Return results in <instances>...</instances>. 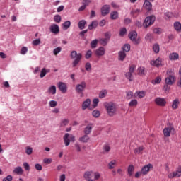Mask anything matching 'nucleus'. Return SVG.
I'll use <instances>...</instances> for the list:
<instances>
[{
  "mask_svg": "<svg viewBox=\"0 0 181 181\" xmlns=\"http://www.w3.org/2000/svg\"><path fill=\"white\" fill-rule=\"evenodd\" d=\"M104 107L110 117H114L117 114V107L113 103H105Z\"/></svg>",
  "mask_w": 181,
  "mask_h": 181,
  "instance_id": "f257e3e1",
  "label": "nucleus"
},
{
  "mask_svg": "<svg viewBox=\"0 0 181 181\" xmlns=\"http://www.w3.org/2000/svg\"><path fill=\"white\" fill-rule=\"evenodd\" d=\"M81 57H83V55L81 53H77V51H72L71 52V59H74L72 62L73 67H76L77 64L81 61Z\"/></svg>",
  "mask_w": 181,
  "mask_h": 181,
  "instance_id": "f03ea898",
  "label": "nucleus"
},
{
  "mask_svg": "<svg viewBox=\"0 0 181 181\" xmlns=\"http://www.w3.org/2000/svg\"><path fill=\"white\" fill-rule=\"evenodd\" d=\"M155 21H156L155 15L147 16L143 22V27L144 29H148L149 26H152L155 23Z\"/></svg>",
  "mask_w": 181,
  "mask_h": 181,
  "instance_id": "7ed1b4c3",
  "label": "nucleus"
},
{
  "mask_svg": "<svg viewBox=\"0 0 181 181\" xmlns=\"http://www.w3.org/2000/svg\"><path fill=\"white\" fill-rule=\"evenodd\" d=\"M86 87H87V83L86 81H82L81 83L76 85L75 90L78 94H83V92L86 90Z\"/></svg>",
  "mask_w": 181,
  "mask_h": 181,
  "instance_id": "20e7f679",
  "label": "nucleus"
},
{
  "mask_svg": "<svg viewBox=\"0 0 181 181\" xmlns=\"http://www.w3.org/2000/svg\"><path fill=\"white\" fill-rule=\"evenodd\" d=\"M176 82V76L175 74L168 75V77L165 79V84H168L170 86H173Z\"/></svg>",
  "mask_w": 181,
  "mask_h": 181,
  "instance_id": "39448f33",
  "label": "nucleus"
},
{
  "mask_svg": "<svg viewBox=\"0 0 181 181\" xmlns=\"http://www.w3.org/2000/svg\"><path fill=\"white\" fill-rule=\"evenodd\" d=\"M181 176V167H179L176 171L173 172L168 175L169 179H173L175 177H180Z\"/></svg>",
  "mask_w": 181,
  "mask_h": 181,
  "instance_id": "423d86ee",
  "label": "nucleus"
},
{
  "mask_svg": "<svg viewBox=\"0 0 181 181\" xmlns=\"http://www.w3.org/2000/svg\"><path fill=\"white\" fill-rule=\"evenodd\" d=\"M172 131H175V128L172 126L164 128L163 131L164 136H165L166 138H169V136H170V132H172Z\"/></svg>",
  "mask_w": 181,
  "mask_h": 181,
  "instance_id": "0eeeda50",
  "label": "nucleus"
},
{
  "mask_svg": "<svg viewBox=\"0 0 181 181\" xmlns=\"http://www.w3.org/2000/svg\"><path fill=\"white\" fill-rule=\"evenodd\" d=\"M154 102L157 105H159L160 107H165V105H166V100L165 98H156Z\"/></svg>",
  "mask_w": 181,
  "mask_h": 181,
  "instance_id": "6e6552de",
  "label": "nucleus"
},
{
  "mask_svg": "<svg viewBox=\"0 0 181 181\" xmlns=\"http://www.w3.org/2000/svg\"><path fill=\"white\" fill-rule=\"evenodd\" d=\"M93 128H94V124L93 123H89L83 130V132L86 135H90L91 134V131H93Z\"/></svg>",
  "mask_w": 181,
  "mask_h": 181,
  "instance_id": "1a4fd4ad",
  "label": "nucleus"
},
{
  "mask_svg": "<svg viewBox=\"0 0 181 181\" xmlns=\"http://www.w3.org/2000/svg\"><path fill=\"white\" fill-rule=\"evenodd\" d=\"M110 13V5H104L101 8V15L102 16H107Z\"/></svg>",
  "mask_w": 181,
  "mask_h": 181,
  "instance_id": "9d476101",
  "label": "nucleus"
},
{
  "mask_svg": "<svg viewBox=\"0 0 181 181\" xmlns=\"http://www.w3.org/2000/svg\"><path fill=\"white\" fill-rule=\"evenodd\" d=\"M49 30L54 35H57L60 32V29L59 28V25L57 24H52L49 27Z\"/></svg>",
  "mask_w": 181,
  "mask_h": 181,
  "instance_id": "9b49d317",
  "label": "nucleus"
},
{
  "mask_svg": "<svg viewBox=\"0 0 181 181\" xmlns=\"http://www.w3.org/2000/svg\"><path fill=\"white\" fill-rule=\"evenodd\" d=\"M58 88L64 94L65 93H67V86H66V83H64L63 82H59L58 83Z\"/></svg>",
  "mask_w": 181,
  "mask_h": 181,
  "instance_id": "f8f14e48",
  "label": "nucleus"
},
{
  "mask_svg": "<svg viewBox=\"0 0 181 181\" xmlns=\"http://www.w3.org/2000/svg\"><path fill=\"white\" fill-rule=\"evenodd\" d=\"M143 6L144 9H146L147 12H151V11H152V3L149 1H144Z\"/></svg>",
  "mask_w": 181,
  "mask_h": 181,
  "instance_id": "ddd939ff",
  "label": "nucleus"
},
{
  "mask_svg": "<svg viewBox=\"0 0 181 181\" xmlns=\"http://www.w3.org/2000/svg\"><path fill=\"white\" fill-rule=\"evenodd\" d=\"M151 64L155 67H160V66H162V59L160 58H157L156 60L151 61Z\"/></svg>",
  "mask_w": 181,
  "mask_h": 181,
  "instance_id": "4468645a",
  "label": "nucleus"
},
{
  "mask_svg": "<svg viewBox=\"0 0 181 181\" xmlns=\"http://www.w3.org/2000/svg\"><path fill=\"white\" fill-rule=\"evenodd\" d=\"M153 168L152 164H148L145 166H144L141 169V173L143 175H148V172L151 170V168Z\"/></svg>",
  "mask_w": 181,
  "mask_h": 181,
  "instance_id": "2eb2a0df",
  "label": "nucleus"
},
{
  "mask_svg": "<svg viewBox=\"0 0 181 181\" xmlns=\"http://www.w3.org/2000/svg\"><path fill=\"white\" fill-rule=\"evenodd\" d=\"M91 104V100L90 98L86 99L85 101L82 103V110H87L88 107H90V105Z\"/></svg>",
  "mask_w": 181,
  "mask_h": 181,
  "instance_id": "dca6fc26",
  "label": "nucleus"
},
{
  "mask_svg": "<svg viewBox=\"0 0 181 181\" xmlns=\"http://www.w3.org/2000/svg\"><path fill=\"white\" fill-rule=\"evenodd\" d=\"M96 56H104L105 54V49L103 47H100L95 50Z\"/></svg>",
  "mask_w": 181,
  "mask_h": 181,
  "instance_id": "f3484780",
  "label": "nucleus"
},
{
  "mask_svg": "<svg viewBox=\"0 0 181 181\" xmlns=\"http://www.w3.org/2000/svg\"><path fill=\"white\" fill-rule=\"evenodd\" d=\"M70 134L66 133L65 135L63 137L64 139V144H65V146H69L70 145Z\"/></svg>",
  "mask_w": 181,
  "mask_h": 181,
  "instance_id": "a211bd4d",
  "label": "nucleus"
},
{
  "mask_svg": "<svg viewBox=\"0 0 181 181\" xmlns=\"http://www.w3.org/2000/svg\"><path fill=\"white\" fill-rule=\"evenodd\" d=\"M127 57V54L124 51H120L118 52V60L120 62H124Z\"/></svg>",
  "mask_w": 181,
  "mask_h": 181,
  "instance_id": "6ab92c4d",
  "label": "nucleus"
},
{
  "mask_svg": "<svg viewBox=\"0 0 181 181\" xmlns=\"http://www.w3.org/2000/svg\"><path fill=\"white\" fill-rule=\"evenodd\" d=\"M90 141V136L88 134H84L83 136L79 138V142H83V144H87Z\"/></svg>",
  "mask_w": 181,
  "mask_h": 181,
  "instance_id": "aec40b11",
  "label": "nucleus"
},
{
  "mask_svg": "<svg viewBox=\"0 0 181 181\" xmlns=\"http://www.w3.org/2000/svg\"><path fill=\"white\" fill-rule=\"evenodd\" d=\"M137 36H138V33L135 30H133L129 33V37L132 41L135 40Z\"/></svg>",
  "mask_w": 181,
  "mask_h": 181,
  "instance_id": "412c9836",
  "label": "nucleus"
},
{
  "mask_svg": "<svg viewBox=\"0 0 181 181\" xmlns=\"http://www.w3.org/2000/svg\"><path fill=\"white\" fill-rule=\"evenodd\" d=\"M86 25H87L86 20H81L78 23V27L81 30H83L86 28Z\"/></svg>",
  "mask_w": 181,
  "mask_h": 181,
  "instance_id": "4be33fe9",
  "label": "nucleus"
},
{
  "mask_svg": "<svg viewBox=\"0 0 181 181\" xmlns=\"http://www.w3.org/2000/svg\"><path fill=\"white\" fill-rule=\"evenodd\" d=\"M97 26H98V21H93L91 22V24L88 25L89 30H93V29L97 28Z\"/></svg>",
  "mask_w": 181,
  "mask_h": 181,
  "instance_id": "5701e85b",
  "label": "nucleus"
},
{
  "mask_svg": "<svg viewBox=\"0 0 181 181\" xmlns=\"http://www.w3.org/2000/svg\"><path fill=\"white\" fill-rule=\"evenodd\" d=\"M179 99H175L173 101V104H172V108L173 110H177V108H179Z\"/></svg>",
  "mask_w": 181,
  "mask_h": 181,
  "instance_id": "b1692460",
  "label": "nucleus"
},
{
  "mask_svg": "<svg viewBox=\"0 0 181 181\" xmlns=\"http://www.w3.org/2000/svg\"><path fill=\"white\" fill-rule=\"evenodd\" d=\"M169 59L170 60H177V59H179V54L176 52H173L170 54Z\"/></svg>",
  "mask_w": 181,
  "mask_h": 181,
  "instance_id": "393cba45",
  "label": "nucleus"
},
{
  "mask_svg": "<svg viewBox=\"0 0 181 181\" xmlns=\"http://www.w3.org/2000/svg\"><path fill=\"white\" fill-rule=\"evenodd\" d=\"M70 26H71V22H70V21H66L62 24L64 30H67Z\"/></svg>",
  "mask_w": 181,
  "mask_h": 181,
  "instance_id": "a878e982",
  "label": "nucleus"
},
{
  "mask_svg": "<svg viewBox=\"0 0 181 181\" xmlns=\"http://www.w3.org/2000/svg\"><path fill=\"white\" fill-rule=\"evenodd\" d=\"M134 170H135V167H134L132 165H129L127 168V173L129 177L132 176Z\"/></svg>",
  "mask_w": 181,
  "mask_h": 181,
  "instance_id": "bb28decb",
  "label": "nucleus"
},
{
  "mask_svg": "<svg viewBox=\"0 0 181 181\" xmlns=\"http://www.w3.org/2000/svg\"><path fill=\"white\" fill-rule=\"evenodd\" d=\"M110 19L112 21H115V19H118V12L117 11H112L110 13Z\"/></svg>",
  "mask_w": 181,
  "mask_h": 181,
  "instance_id": "cd10ccee",
  "label": "nucleus"
},
{
  "mask_svg": "<svg viewBox=\"0 0 181 181\" xmlns=\"http://www.w3.org/2000/svg\"><path fill=\"white\" fill-rule=\"evenodd\" d=\"M144 149H145V147H144L143 146L137 147L134 149L135 155H139V153H142V151H144Z\"/></svg>",
  "mask_w": 181,
  "mask_h": 181,
  "instance_id": "c85d7f7f",
  "label": "nucleus"
},
{
  "mask_svg": "<svg viewBox=\"0 0 181 181\" xmlns=\"http://www.w3.org/2000/svg\"><path fill=\"white\" fill-rule=\"evenodd\" d=\"M174 28L177 32H181V23L179 21L174 23Z\"/></svg>",
  "mask_w": 181,
  "mask_h": 181,
  "instance_id": "c756f323",
  "label": "nucleus"
},
{
  "mask_svg": "<svg viewBox=\"0 0 181 181\" xmlns=\"http://www.w3.org/2000/svg\"><path fill=\"white\" fill-rule=\"evenodd\" d=\"M48 93H49L50 94H52V95H54V94H56V86L54 85L51 86L48 88Z\"/></svg>",
  "mask_w": 181,
  "mask_h": 181,
  "instance_id": "7c9ffc66",
  "label": "nucleus"
},
{
  "mask_svg": "<svg viewBox=\"0 0 181 181\" xmlns=\"http://www.w3.org/2000/svg\"><path fill=\"white\" fill-rule=\"evenodd\" d=\"M139 76H145V67L140 66L137 69Z\"/></svg>",
  "mask_w": 181,
  "mask_h": 181,
  "instance_id": "2f4dec72",
  "label": "nucleus"
},
{
  "mask_svg": "<svg viewBox=\"0 0 181 181\" xmlns=\"http://www.w3.org/2000/svg\"><path fill=\"white\" fill-rule=\"evenodd\" d=\"M131 50V45L129 44H125L122 47V52L127 53Z\"/></svg>",
  "mask_w": 181,
  "mask_h": 181,
  "instance_id": "473e14b6",
  "label": "nucleus"
},
{
  "mask_svg": "<svg viewBox=\"0 0 181 181\" xmlns=\"http://www.w3.org/2000/svg\"><path fill=\"white\" fill-rule=\"evenodd\" d=\"M14 173H17V175H23V170L21 167H17L13 170Z\"/></svg>",
  "mask_w": 181,
  "mask_h": 181,
  "instance_id": "72a5a7b5",
  "label": "nucleus"
},
{
  "mask_svg": "<svg viewBox=\"0 0 181 181\" xmlns=\"http://www.w3.org/2000/svg\"><path fill=\"white\" fill-rule=\"evenodd\" d=\"M83 177L86 180H91V172L86 171L83 175Z\"/></svg>",
  "mask_w": 181,
  "mask_h": 181,
  "instance_id": "f704fd0d",
  "label": "nucleus"
},
{
  "mask_svg": "<svg viewBox=\"0 0 181 181\" xmlns=\"http://www.w3.org/2000/svg\"><path fill=\"white\" fill-rule=\"evenodd\" d=\"M98 44V40L95 39L90 42V47L91 49H95L97 47V45Z\"/></svg>",
  "mask_w": 181,
  "mask_h": 181,
  "instance_id": "c9c22d12",
  "label": "nucleus"
},
{
  "mask_svg": "<svg viewBox=\"0 0 181 181\" xmlns=\"http://www.w3.org/2000/svg\"><path fill=\"white\" fill-rule=\"evenodd\" d=\"M162 81V78L160 76H157L155 80L151 81L152 84H160Z\"/></svg>",
  "mask_w": 181,
  "mask_h": 181,
  "instance_id": "e433bc0d",
  "label": "nucleus"
},
{
  "mask_svg": "<svg viewBox=\"0 0 181 181\" xmlns=\"http://www.w3.org/2000/svg\"><path fill=\"white\" fill-rule=\"evenodd\" d=\"M119 35V36H121V37H124L125 35H127V28H121Z\"/></svg>",
  "mask_w": 181,
  "mask_h": 181,
  "instance_id": "4c0bfd02",
  "label": "nucleus"
},
{
  "mask_svg": "<svg viewBox=\"0 0 181 181\" xmlns=\"http://www.w3.org/2000/svg\"><path fill=\"white\" fill-rule=\"evenodd\" d=\"M99 43L102 45V46H107V45H108V40L105 39V38H102L99 40Z\"/></svg>",
  "mask_w": 181,
  "mask_h": 181,
  "instance_id": "58836bf2",
  "label": "nucleus"
},
{
  "mask_svg": "<svg viewBox=\"0 0 181 181\" xmlns=\"http://www.w3.org/2000/svg\"><path fill=\"white\" fill-rule=\"evenodd\" d=\"M153 50L156 53H159V51L160 50V48L159 47V44H154L153 45Z\"/></svg>",
  "mask_w": 181,
  "mask_h": 181,
  "instance_id": "ea45409f",
  "label": "nucleus"
},
{
  "mask_svg": "<svg viewBox=\"0 0 181 181\" xmlns=\"http://www.w3.org/2000/svg\"><path fill=\"white\" fill-rule=\"evenodd\" d=\"M54 21L56 22V23H60L62 22V16L60 15L57 14L54 16Z\"/></svg>",
  "mask_w": 181,
  "mask_h": 181,
  "instance_id": "a19ab883",
  "label": "nucleus"
},
{
  "mask_svg": "<svg viewBox=\"0 0 181 181\" xmlns=\"http://www.w3.org/2000/svg\"><path fill=\"white\" fill-rule=\"evenodd\" d=\"M103 153H108L110 151H111V147L108 144H105L103 146Z\"/></svg>",
  "mask_w": 181,
  "mask_h": 181,
  "instance_id": "79ce46f5",
  "label": "nucleus"
},
{
  "mask_svg": "<svg viewBox=\"0 0 181 181\" xmlns=\"http://www.w3.org/2000/svg\"><path fill=\"white\" fill-rule=\"evenodd\" d=\"M137 97H139V98H144V97H145V91L144 90H141V91H138L136 93Z\"/></svg>",
  "mask_w": 181,
  "mask_h": 181,
  "instance_id": "37998d69",
  "label": "nucleus"
},
{
  "mask_svg": "<svg viewBox=\"0 0 181 181\" xmlns=\"http://www.w3.org/2000/svg\"><path fill=\"white\" fill-rule=\"evenodd\" d=\"M33 152V148L29 146L25 147V153L27 155H32Z\"/></svg>",
  "mask_w": 181,
  "mask_h": 181,
  "instance_id": "c03bdc74",
  "label": "nucleus"
},
{
  "mask_svg": "<svg viewBox=\"0 0 181 181\" xmlns=\"http://www.w3.org/2000/svg\"><path fill=\"white\" fill-rule=\"evenodd\" d=\"M117 161H115V160H113L112 161H110L108 163V169H114V166H115V163Z\"/></svg>",
  "mask_w": 181,
  "mask_h": 181,
  "instance_id": "a18cd8bd",
  "label": "nucleus"
},
{
  "mask_svg": "<svg viewBox=\"0 0 181 181\" xmlns=\"http://www.w3.org/2000/svg\"><path fill=\"white\" fill-rule=\"evenodd\" d=\"M107 95V90H101L99 93V98H104Z\"/></svg>",
  "mask_w": 181,
  "mask_h": 181,
  "instance_id": "49530a36",
  "label": "nucleus"
},
{
  "mask_svg": "<svg viewBox=\"0 0 181 181\" xmlns=\"http://www.w3.org/2000/svg\"><path fill=\"white\" fill-rule=\"evenodd\" d=\"M60 52H62V47H58L53 50V54H54V56H57V54H59Z\"/></svg>",
  "mask_w": 181,
  "mask_h": 181,
  "instance_id": "de8ad7c7",
  "label": "nucleus"
},
{
  "mask_svg": "<svg viewBox=\"0 0 181 181\" xmlns=\"http://www.w3.org/2000/svg\"><path fill=\"white\" fill-rule=\"evenodd\" d=\"M98 103H100V100L98 98H95L93 100V108H97L98 105Z\"/></svg>",
  "mask_w": 181,
  "mask_h": 181,
  "instance_id": "09e8293b",
  "label": "nucleus"
},
{
  "mask_svg": "<svg viewBox=\"0 0 181 181\" xmlns=\"http://www.w3.org/2000/svg\"><path fill=\"white\" fill-rule=\"evenodd\" d=\"M69 124V119H64L62 120L60 127H66V125Z\"/></svg>",
  "mask_w": 181,
  "mask_h": 181,
  "instance_id": "8fccbe9b",
  "label": "nucleus"
},
{
  "mask_svg": "<svg viewBox=\"0 0 181 181\" xmlns=\"http://www.w3.org/2000/svg\"><path fill=\"white\" fill-rule=\"evenodd\" d=\"M125 77L129 80V81H132V73L131 72H127L125 74Z\"/></svg>",
  "mask_w": 181,
  "mask_h": 181,
  "instance_id": "3c124183",
  "label": "nucleus"
},
{
  "mask_svg": "<svg viewBox=\"0 0 181 181\" xmlns=\"http://www.w3.org/2000/svg\"><path fill=\"white\" fill-rule=\"evenodd\" d=\"M49 107H51V108H54V107H57V101L56 100L49 101Z\"/></svg>",
  "mask_w": 181,
  "mask_h": 181,
  "instance_id": "603ef678",
  "label": "nucleus"
},
{
  "mask_svg": "<svg viewBox=\"0 0 181 181\" xmlns=\"http://www.w3.org/2000/svg\"><path fill=\"white\" fill-rule=\"evenodd\" d=\"M129 107H135L138 105V100H132L129 103Z\"/></svg>",
  "mask_w": 181,
  "mask_h": 181,
  "instance_id": "864d4df0",
  "label": "nucleus"
},
{
  "mask_svg": "<svg viewBox=\"0 0 181 181\" xmlns=\"http://www.w3.org/2000/svg\"><path fill=\"white\" fill-rule=\"evenodd\" d=\"M92 115L93 117H95V118H98V117H100V111L96 110H93L92 112Z\"/></svg>",
  "mask_w": 181,
  "mask_h": 181,
  "instance_id": "5fc2aeb1",
  "label": "nucleus"
},
{
  "mask_svg": "<svg viewBox=\"0 0 181 181\" xmlns=\"http://www.w3.org/2000/svg\"><path fill=\"white\" fill-rule=\"evenodd\" d=\"M170 85L165 83L163 86V90L165 91V93H169V91L170 90V87L169 86Z\"/></svg>",
  "mask_w": 181,
  "mask_h": 181,
  "instance_id": "6e6d98bb",
  "label": "nucleus"
},
{
  "mask_svg": "<svg viewBox=\"0 0 181 181\" xmlns=\"http://www.w3.org/2000/svg\"><path fill=\"white\" fill-rule=\"evenodd\" d=\"M132 97H134V93H132V91H129L127 93L126 98L127 100H131V98H132Z\"/></svg>",
  "mask_w": 181,
  "mask_h": 181,
  "instance_id": "4d7b16f0",
  "label": "nucleus"
},
{
  "mask_svg": "<svg viewBox=\"0 0 181 181\" xmlns=\"http://www.w3.org/2000/svg\"><path fill=\"white\" fill-rule=\"evenodd\" d=\"M153 32L156 33V35H160L162 33V28H154Z\"/></svg>",
  "mask_w": 181,
  "mask_h": 181,
  "instance_id": "13d9d810",
  "label": "nucleus"
},
{
  "mask_svg": "<svg viewBox=\"0 0 181 181\" xmlns=\"http://www.w3.org/2000/svg\"><path fill=\"white\" fill-rule=\"evenodd\" d=\"M91 56H93V52L89 49L87 51L86 55H85V57L86 59H90V57H91Z\"/></svg>",
  "mask_w": 181,
  "mask_h": 181,
  "instance_id": "bf43d9fd",
  "label": "nucleus"
},
{
  "mask_svg": "<svg viewBox=\"0 0 181 181\" xmlns=\"http://www.w3.org/2000/svg\"><path fill=\"white\" fill-rule=\"evenodd\" d=\"M21 54H26L28 53V47H23L20 51Z\"/></svg>",
  "mask_w": 181,
  "mask_h": 181,
  "instance_id": "052dcab7",
  "label": "nucleus"
},
{
  "mask_svg": "<svg viewBox=\"0 0 181 181\" xmlns=\"http://www.w3.org/2000/svg\"><path fill=\"white\" fill-rule=\"evenodd\" d=\"M46 73H47L46 71V69L45 68H43L40 72V77L41 78H43V77H45V76H46Z\"/></svg>",
  "mask_w": 181,
  "mask_h": 181,
  "instance_id": "680f3d73",
  "label": "nucleus"
},
{
  "mask_svg": "<svg viewBox=\"0 0 181 181\" xmlns=\"http://www.w3.org/2000/svg\"><path fill=\"white\" fill-rule=\"evenodd\" d=\"M85 69L86 71H91V64H90V62H87L85 65Z\"/></svg>",
  "mask_w": 181,
  "mask_h": 181,
  "instance_id": "e2e57ef3",
  "label": "nucleus"
},
{
  "mask_svg": "<svg viewBox=\"0 0 181 181\" xmlns=\"http://www.w3.org/2000/svg\"><path fill=\"white\" fill-rule=\"evenodd\" d=\"M172 16H173V13H172L170 12H166L165 13V19H170V18H172Z\"/></svg>",
  "mask_w": 181,
  "mask_h": 181,
  "instance_id": "0e129e2a",
  "label": "nucleus"
},
{
  "mask_svg": "<svg viewBox=\"0 0 181 181\" xmlns=\"http://www.w3.org/2000/svg\"><path fill=\"white\" fill-rule=\"evenodd\" d=\"M33 45L34 46H39V45H40V38L34 40L33 41Z\"/></svg>",
  "mask_w": 181,
  "mask_h": 181,
  "instance_id": "69168bd1",
  "label": "nucleus"
},
{
  "mask_svg": "<svg viewBox=\"0 0 181 181\" xmlns=\"http://www.w3.org/2000/svg\"><path fill=\"white\" fill-rule=\"evenodd\" d=\"M135 69H136V66L135 65H132L129 68V73H134L135 71Z\"/></svg>",
  "mask_w": 181,
  "mask_h": 181,
  "instance_id": "338daca9",
  "label": "nucleus"
},
{
  "mask_svg": "<svg viewBox=\"0 0 181 181\" xmlns=\"http://www.w3.org/2000/svg\"><path fill=\"white\" fill-rule=\"evenodd\" d=\"M12 175H8L6 177L3 179V181H12Z\"/></svg>",
  "mask_w": 181,
  "mask_h": 181,
  "instance_id": "774afa93",
  "label": "nucleus"
}]
</instances>
